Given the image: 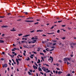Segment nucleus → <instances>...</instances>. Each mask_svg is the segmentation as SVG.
<instances>
[{
  "label": "nucleus",
  "instance_id": "2f4dec72",
  "mask_svg": "<svg viewBox=\"0 0 76 76\" xmlns=\"http://www.w3.org/2000/svg\"><path fill=\"white\" fill-rule=\"evenodd\" d=\"M63 22V21L62 20H61V21H58V23H60V22Z\"/></svg>",
  "mask_w": 76,
  "mask_h": 76
},
{
  "label": "nucleus",
  "instance_id": "774afa93",
  "mask_svg": "<svg viewBox=\"0 0 76 76\" xmlns=\"http://www.w3.org/2000/svg\"><path fill=\"white\" fill-rule=\"evenodd\" d=\"M24 53H26V50H24Z\"/></svg>",
  "mask_w": 76,
  "mask_h": 76
},
{
  "label": "nucleus",
  "instance_id": "72a5a7b5",
  "mask_svg": "<svg viewBox=\"0 0 76 76\" xmlns=\"http://www.w3.org/2000/svg\"><path fill=\"white\" fill-rule=\"evenodd\" d=\"M21 35H22V34H18V36H21Z\"/></svg>",
  "mask_w": 76,
  "mask_h": 76
},
{
  "label": "nucleus",
  "instance_id": "1a4fd4ad",
  "mask_svg": "<svg viewBox=\"0 0 76 76\" xmlns=\"http://www.w3.org/2000/svg\"><path fill=\"white\" fill-rule=\"evenodd\" d=\"M29 36H30V34L26 35L25 36H24L23 37H28Z\"/></svg>",
  "mask_w": 76,
  "mask_h": 76
},
{
  "label": "nucleus",
  "instance_id": "39448f33",
  "mask_svg": "<svg viewBox=\"0 0 76 76\" xmlns=\"http://www.w3.org/2000/svg\"><path fill=\"white\" fill-rule=\"evenodd\" d=\"M33 67L34 68V70H35V69H38V67H37L36 66H35L34 65L33 66Z\"/></svg>",
  "mask_w": 76,
  "mask_h": 76
},
{
  "label": "nucleus",
  "instance_id": "473e14b6",
  "mask_svg": "<svg viewBox=\"0 0 76 76\" xmlns=\"http://www.w3.org/2000/svg\"><path fill=\"white\" fill-rule=\"evenodd\" d=\"M50 70H48L47 71V72H46V73H50Z\"/></svg>",
  "mask_w": 76,
  "mask_h": 76
},
{
  "label": "nucleus",
  "instance_id": "0eeeda50",
  "mask_svg": "<svg viewBox=\"0 0 76 76\" xmlns=\"http://www.w3.org/2000/svg\"><path fill=\"white\" fill-rule=\"evenodd\" d=\"M25 22H33L34 21H28V20H25Z\"/></svg>",
  "mask_w": 76,
  "mask_h": 76
},
{
  "label": "nucleus",
  "instance_id": "dca6fc26",
  "mask_svg": "<svg viewBox=\"0 0 76 76\" xmlns=\"http://www.w3.org/2000/svg\"><path fill=\"white\" fill-rule=\"evenodd\" d=\"M28 73L29 75H32V74L30 72H28Z\"/></svg>",
  "mask_w": 76,
  "mask_h": 76
},
{
  "label": "nucleus",
  "instance_id": "58836bf2",
  "mask_svg": "<svg viewBox=\"0 0 76 76\" xmlns=\"http://www.w3.org/2000/svg\"><path fill=\"white\" fill-rule=\"evenodd\" d=\"M45 69V68L44 67H42V70H43V69Z\"/></svg>",
  "mask_w": 76,
  "mask_h": 76
},
{
  "label": "nucleus",
  "instance_id": "49530a36",
  "mask_svg": "<svg viewBox=\"0 0 76 76\" xmlns=\"http://www.w3.org/2000/svg\"><path fill=\"white\" fill-rule=\"evenodd\" d=\"M62 27H65V26H66V25H62Z\"/></svg>",
  "mask_w": 76,
  "mask_h": 76
},
{
  "label": "nucleus",
  "instance_id": "9b49d317",
  "mask_svg": "<svg viewBox=\"0 0 76 76\" xmlns=\"http://www.w3.org/2000/svg\"><path fill=\"white\" fill-rule=\"evenodd\" d=\"M11 31H16V30L15 29V28H13V30H11Z\"/></svg>",
  "mask_w": 76,
  "mask_h": 76
},
{
  "label": "nucleus",
  "instance_id": "6ab92c4d",
  "mask_svg": "<svg viewBox=\"0 0 76 76\" xmlns=\"http://www.w3.org/2000/svg\"><path fill=\"white\" fill-rule=\"evenodd\" d=\"M34 64H35L36 66H37V67H38V65H37V63H36V62H35Z\"/></svg>",
  "mask_w": 76,
  "mask_h": 76
},
{
  "label": "nucleus",
  "instance_id": "13d9d810",
  "mask_svg": "<svg viewBox=\"0 0 76 76\" xmlns=\"http://www.w3.org/2000/svg\"><path fill=\"white\" fill-rule=\"evenodd\" d=\"M42 36H43V37H46V35L45 34H43Z\"/></svg>",
  "mask_w": 76,
  "mask_h": 76
},
{
  "label": "nucleus",
  "instance_id": "a18cd8bd",
  "mask_svg": "<svg viewBox=\"0 0 76 76\" xmlns=\"http://www.w3.org/2000/svg\"><path fill=\"white\" fill-rule=\"evenodd\" d=\"M58 74L59 75H60V74H61V73L60 72V71H59L58 72Z\"/></svg>",
  "mask_w": 76,
  "mask_h": 76
},
{
  "label": "nucleus",
  "instance_id": "69168bd1",
  "mask_svg": "<svg viewBox=\"0 0 76 76\" xmlns=\"http://www.w3.org/2000/svg\"><path fill=\"white\" fill-rule=\"evenodd\" d=\"M9 61H10V63H12V61H11V60H9Z\"/></svg>",
  "mask_w": 76,
  "mask_h": 76
},
{
  "label": "nucleus",
  "instance_id": "6e6552de",
  "mask_svg": "<svg viewBox=\"0 0 76 76\" xmlns=\"http://www.w3.org/2000/svg\"><path fill=\"white\" fill-rule=\"evenodd\" d=\"M70 45H73L75 46V45H76V43H74L73 42H72L70 43Z\"/></svg>",
  "mask_w": 76,
  "mask_h": 76
},
{
  "label": "nucleus",
  "instance_id": "2eb2a0df",
  "mask_svg": "<svg viewBox=\"0 0 76 76\" xmlns=\"http://www.w3.org/2000/svg\"><path fill=\"white\" fill-rule=\"evenodd\" d=\"M39 63H41V61H40V60L38 59V61L37 62V63L39 64Z\"/></svg>",
  "mask_w": 76,
  "mask_h": 76
},
{
  "label": "nucleus",
  "instance_id": "7c9ffc66",
  "mask_svg": "<svg viewBox=\"0 0 76 76\" xmlns=\"http://www.w3.org/2000/svg\"><path fill=\"white\" fill-rule=\"evenodd\" d=\"M29 71H30V72H31V73H32V72H33V70H32V69L29 70Z\"/></svg>",
  "mask_w": 76,
  "mask_h": 76
},
{
  "label": "nucleus",
  "instance_id": "4c0bfd02",
  "mask_svg": "<svg viewBox=\"0 0 76 76\" xmlns=\"http://www.w3.org/2000/svg\"><path fill=\"white\" fill-rule=\"evenodd\" d=\"M56 19H59V20H60V19L59 17H57Z\"/></svg>",
  "mask_w": 76,
  "mask_h": 76
},
{
  "label": "nucleus",
  "instance_id": "ddd939ff",
  "mask_svg": "<svg viewBox=\"0 0 76 76\" xmlns=\"http://www.w3.org/2000/svg\"><path fill=\"white\" fill-rule=\"evenodd\" d=\"M39 71H40V72H42V69H41V68H40L39 67Z\"/></svg>",
  "mask_w": 76,
  "mask_h": 76
},
{
  "label": "nucleus",
  "instance_id": "e2e57ef3",
  "mask_svg": "<svg viewBox=\"0 0 76 76\" xmlns=\"http://www.w3.org/2000/svg\"><path fill=\"white\" fill-rule=\"evenodd\" d=\"M4 34H3L2 35V37H4Z\"/></svg>",
  "mask_w": 76,
  "mask_h": 76
},
{
  "label": "nucleus",
  "instance_id": "79ce46f5",
  "mask_svg": "<svg viewBox=\"0 0 76 76\" xmlns=\"http://www.w3.org/2000/svg\"><path fill=\"white\" fill-rule=\"evenodd\" d=\"M43 52L44 53H46V50H43Z\"/></svg>",
  "mask_w": 76,
  "mask_h": 76
},
{
  "label": "nucleus",
  "instance_id": "de8ad7c7",
  "mask_svg": "<svg viewBox=\"0 0 76 76\" xmlns=\"http://www.w3.org/2000/svg\"><path fill=\"white\" fill-rule=\"evenodd\" d=\"M67 76H70V74L69 73H68Z\"/></svg>",
  "mask_w": 76,
  "mask_h": 76
},
{
  "label": "nucleus",
  "instance_id": "3c124183",
  "mask_svg": "<svg viewBox=\"0 0 76 76\" xmlns=\"http://www.w3.org/2000/svg\"><path fill=\"white\" fill-rule=\"evenodd\" d=\"M1 60H2V61H3V60H4V58H1Z\"/></svg>",
  "mask_w": 76,
  "mask_h": 76
},
{
  "label": "nucleus",
  "instance_id": "bf43d9fd",
  "mask_svg": "<svg viewBox=\"0 0 76 76\" xmlns=\"http://www.w3.org/2000/svg\"><path fill=\"white\" fill-rule=\"evenodd\" d=\"M51 48H55V47H54V46H53V47H51Z\"/></svg>",
  "mask_w": 76,
  "mask_h": 76
},
{
  "label": "nucleus",
  "instance_id": "4d7b16f0",
  "mask_svg": "<svg viewBox=\"0 0 76 76\" xmlns=\"http://www.w3.org/2000/svg\"><path fill=\"white\" fill-rule=\"evenodd\" d=\"M2 53L4 55V54H5V53H4V52H2Z\"/></svg>",
  "mask_w": 76,
  "mask_h": 76
},
{
  "label": "nucleus",
  "instance_id": "f704fd0d",
  "mask_svg": "<svg viewBox=\"0 0 76 76\" xmlns=\"http://www.w3.org/2000/svg\"><path fill=\"white\" fill-rule=\"evenodd\" d=\"M60 30H58L57 31V33H59V32H60Z\"/></svg>",
  "mask_w": 76,
  "mask_h": 76
},
{
  "label": "nucleus",
  "instance_id": "aec40b11",
  "mask_svg": "<svg viewBox=\"0 0 76 76\" xmlns=\"http://www.w3.org/2000/svg\"><path fill=\"white\" fill-rule=\"evenodd\" d=\"M27 58H28V59H26V60H27V61H29V60H30V59L28 57H27Z\"/></svg>",
  "mask_w": 76,
  "mask_h": 76
},
{
  "label": "nucleus",
  "instance_id": "c756f323",
  "mask_svg": "<svg viewBox=\"0 0 76 76\" xmlns=\"http://www.w3.org/2000/svg\"><path fill=\"white\" fill-rule=\"evenodd\" d=\"M34 31H35V30H34L32 31H31L30 32H31V33H32L33 32H34Z\"/></svg>",
  "mask_w": 76,
  "mask_h": 76
},
{
  "label": "nucleus",
  "instance_id": "603ef678",
  "mask_svg": "<svg viewBox=\"0 0 76 76\" xmlns=\"http://www.w3.org/2000/svg\"><path fill=\"white\" fill-rule=\"evenodd\" d=\"M11 15V13H8V14H7V15Z\"/></svg>",
  "mask_w": 76,
  "mask_h": 76
},
{
  "label": "nucleus",
  "instance_id": "f8f14e48",
  "mask_svg": "<svg viewBox=\"0 0 76 76\" xmlns=\"http://www.w3.org/2000/svg\"><path fill=\"white\" fill-rule=\"evenodd\" d=\"M23 13H24V14H25V15H27L28 14V12H24Z\"/></svg>",
  "mask_w": 76,
  "mask_h": 76
},
{
  "label": "nucleus",
  "instance_id": "0e129e2a",
  "mask_svg": "<svg viewBox=\"0 0 76 76\" xmlns=\"http://www.w3.org/2000/svg\"><path fill=\"white\" fill-rule=\"evenodd\" d=\"M12 51H15V50L14 49H12Z\"/></svg>",
  "mask_w": 76,
  "mask_h": 76
},
{
  "label": "nucleus",
  "instance_id": "9d476101",
  "mask_svg": "<svg viewBox=\"0 0 76 76\" xmlns=\"http://www.w3.org/2000/svg\"><path fill=\"white\" fill-rule=\"evenodd\" d=\"M4 41L0 40V43H4Z\"/></svg>",
  "mask_w": 76,
  "mask_h": 76
},
{
  "label": "nucleus",
  "instance_id": "f257e3e1",
  "mask_svg": "<svg viewBox=\"0 0 76 76\" xmlns=\"http://www.w3.org/2000/svg\"><path fill=\"white\" fill-rule=\"evenodd\" d=\"M71 59V58H64V61H67V60H69V61H70V60Z\"/></svg>",
  "mask_w": 76,
  "mask_h": 76
},
{
  "label": "nucleus",
  "instance_id": "5fc2aeb1",
  "mask_svg": "<svg viewBox=\"0 0 76 76\" xmlns=\"http://www.w3.org/2000/svg\"><path fill=\"white\" fill-rule=\"evenodd\" d=\"M40 73H41V74H42V75H44V73H43V72H40Z\"/></svg>",
  "mask_w": 76,
  "mask_h": 76
},
{
  "label": "nucleus",
  "instance_id": "338daca9",
  "mask_svg": "<svg viewBox=\"0 0 76 76\" xmlns=\"http://www.w3.org/2000/svg\"><path fill=\"white\" fill-rule=\"evenodd\" d=\"M44 76H46V73H44Z\"/></svg>",
  "mask_w": 76,
  "mask_h": 76
},
{
  "label": "nucleus",
  "instance_id": "680f3d73",
  "mask_svg": "<svg viewBox=\"0 0 76 76\" xmlns=\"http://www.w3.org/2000/svg\"><path fill=\"white\" fill-rule=\"evenodd\" d=\"M30 58H33V57L31 56H30Z\"/></svg>",
  "mask_w": 76,
  "mask_h": 76
},
{
  "label": "nucleus",
  "instance_id": "4468645a",
  "mask_svg": "<svg viewBox=\"0 0 76 76\" xmlns=\"http://www.w3.org/2000/svg\"><path fill=\"white\" fill-rule=\"evenodd\" d=\"M37 49H38L37 50V51H40V50H41V48H37Z\"/></svg>",
  "mask_w": 76,
  "mask_h": 76
},
{
  "label": "nucleus",
  "instance_id": "bb28decb",
  "mask_svg": "<svg viewBox=\"0 0 76 76\" xmlns=\"http://www.w3.org/2000/svg\"><path fill=\"white\" fill-rule=\"evenodd\" d=\"M8 55H9V56H11V57H12V55H11L10 54V53H8Z\"/></svg>",
  "mask_w": 76,
  "mask_h": 76
},
{
  "label": "nucleus",
  "instance_id": "393cba45",
  "mask_svg": "<svg viewBox=\"0 0 76 76\" xmlns=\"http://www.w3.org/2000/svg\"><path fill=\"white\" fill-rule=\"evenodd\" d=\"M40 54L41 55H42L43 56H44V54L42 53H40Z\"/></svg>",
  "mask_w": 76,
  "mask_h": 76
},
{
  "label": "nucleus",
  "instance_id": "423d86ee",
  "mask_svg": "<svg viewBox=\"0 0 76 76\" xmlns=\"http://www.w3.org/2000/svg\"><path fill=\"white\" fill-rule=\"evenodd\" d=\"M1 28H8V26H1Z\"/></svg>",
  "mask_w": 76,
  "mask_h": 76
},
{
  "label": "nucleus",
  "instance_id": "412c9836",
  "mask_svg": "<svg viewBox=\"0 0 76 76\" xmlns=\"http://www.w3.org/2000/svg\"><path fill=\"white\" fill-rule=\"evenodd\" d=\"M25 42H26V41H21V43H24Z\"/></svg>",
  "mask_w": 76,
  "mask_h": 76
},
{
  "label": "nucleus",
  "instance_id": "a211bd4d",
  "mask_svg": "<svg viewBox=\"0 0 76 76\" xmlns=\"http://www.w3.org/2000/svg\"><path fill=\"white\" fill-rule=\"evenodd\" d=\"M50 58L51 59L52 61H53V58L51 56H50Z\"/></svg>",
  "mask_w": 76,
  "mask_h": 76
},
{
  "label": "nucleus",
  "instance_id": "a19ab883",
  "mask_svg": "<svg viewBox=\"0 0 76 76\" xmlns=\"http://www.w3.org/2000/svg\"><path fill=\"white\" fill-rule=\"evenodd\" d=\"M33 53H34V54H37L36 52H35L33 51Z\"/></svg>",
  "mask_w": 76,
  "mask_h": 76
},
{
  "label": "nucleus",
  "instance_id": "c85d7f7f",
  "mask_svg": "<svg viewBox=\"0 0 76 76\" xmlns=\"http://www.w3.org/2000/svg\"><path fill=\"white\" fill-rule=\"evenodd\" d=\"M65 39H66V37H64L62 38V39L63 40Z\"/></svg>",
  "mask_w": 76,
  "mask_h": 76
},
{
  "label": "nucleus",
  "instance_id": "c9c22d12",
  "mask_svg": "<svg viewBox=\"0 0 76 76\" xmlns=\"http://www.w3.org/2000/svg\"><path fill=\"white\" fill-rule=\"evenodd\" d=\"M41 58L42 59V60H43V61H44V58H43V57H41Z\"/></svg>",
  "mask_w": 76,
  "mask_h": 76
},
{
  "label": "nucleus",
  "instance_id": "20e7f679",
  "mask_svg": "<svg viewBox=\"0 0 76 76\" xmlns=\"http://www.w3.org/2000/svg\"><path fill=\"white\" fill-rule=\"evenodd\" d=\"M7 67V64H5L4 65L3 64H2V67Z\"/></svg>",
  "mask_w": 76,
  "mask_h": 76
},
{
  "label": "nucleus",
  "instance_id": "b1692460",
  "mask_svg": "<svg viewBox=\"0 0 76 76\" xmlns=\"http://www.w3.org/2000/svg\"><path fill=\"white\" fill-rule=\"evenodd\" d=\"M45 50H46V51H50V50H49V49L48 48H46Z\"/></svg>",
  "mask_w": 76,
  "mask_h": 76
},
{
  "label": "nucleus",
  "instance_id": "8fccbe9b",
  "mask_svg": "<svg viewBox=\"0 0 76 76\" xmlns=\"http://www.w3.org/2000/svg\"><path fill=\"white\" fill-rule=\"evenodd\" d=\"M67 65H69V64H70V63L69 62H67Z\"/></svg>",
  "mask_w": 76,
  "mask_h": 76
},
{
  "label": "nucleus",
  "instance_id": "c03bdc74",
  "mask_svg": "<svg viewBox=\"0 0 76 76\" xmlns=\"http://www.w3.org/2000/svg\"><path fill=\"white\" fill-rule=\"evenodd\" d=\"M58 61L60 62V63H61L62 62V61H61V60H59Z\"/></svg>",
  "mask_w": 76,
  "mask_h": 76
},
{
  "label": "nucleus",
  "instance_id": "7ed1b4c3",
  "mask_svg": "<svg viewBox=\"0 0 76 76\" xmlns=\"http://www.w3.org/2000/svg\"><path fill=\"white\" fill-rule=\"evenodd\" d=\"M21 60L19 58L16 59V61L17 63V65H19V61H21Z\"/></svg>",
  "mask_w": 76,
  "mask_h": 76
},
{
  "label": "nucleus",
  "instance_id": "f3484780",
  "mask_svg": "<svg viewBox=\"0 0 76 76\" xmlns=\"http://www.w3.org/2000/svg\"><path fill=\"white\" fill-rule=\"evenodd\" d=\"M43 31V30H37V32H42Z\"/></svg>",
  "mask_w": 76,
  "mask_h": 76
},
{
  "label": "nucleus",
  "instance_id": "5701e85b",
  "mask_svg": "<svg viewBox=\"0 0 76 76\" xmlns=\"http://www.w3.org/2000/svg\"><path fill=\"white\" fill-rule=\"evenodd\" d=\"M5 17V16H0V18H4Z\"/></svg>",
  "mask_w": 76,
  "mask_h": 76
},
{
  "label": "nucleus",
  "instance_id": "f03ea898",
  "mask_svg": "<svg viewBox=\"0 0 76 76\" xmlns=\"http://www.w3.org/2000/svg\"><path fill=\"white\" fill-rule=\"evenodd\" d=\"M33 41H31V42H28V43L29 44H31V43H32L33 44H34V43H35V42H36V41H37V40H34L33 39Z\"/></svg>",
  "mask_w": 76,
  "mask_h": 76
},
{
  "label": "nucleus",
  "instance_id": "864d4df0",
  "mask_svg": "<svg viewBox=\"0 0 76 76\" xmlns=\"http://www.w3.org/2000/svg\"><path fill=\"white\" fill-rule=\"evenodd\" d=\"M56 65L57 66H59V64H56Z\"/></svg>",
  "mask_w": 76,
  "mask_h": 76
},
{
  "label": "nucleus",
  "instance_id": "ea45409f",
  "mask_svg": "<svg viewBox=\"0 0 76 76\" xmlns=\"http://www.w3.org/2000/svg\"><path fill=\"white\" fill-rule=\"evenodd\" d=\"M56 43H53V46H54V45H56Z\"/></svg>",
  "mask_w": 76,
  "mask_h": 76
},
{
  "label": "nucleus",
  "instance_id": "a878e982",
  "mask_svg": "<svg viewBox=\"0 0 76 76\" xmlns=\"http://www.w3.org/2000/svg\"><path fill=\"white\" fill-rule=\"evenodd\" d=\"M38 23H39L37 22V23H34V25H37V24H38Z\"/></svg>",
  "mask_w": 76,
  "mask_h": 76
},
{
  "label": "nucleus",
  "instance_id": "6e6d98bb",
  "mask_svg": "<svg viewBox=\"0 0 76 76\" xmlns=\"http://www.w3.org/2000/svg\"><path fill=\"white\" fill-rule=\"evenodd\" d=\"M48 61H51V59L50 58H49V59H48Z\"/></svg>",
  "mask_w": 76,
  "mask_h": 76
},
{
  "label": "nucleus",
  "instance_id": "052dcab7",
  "mask_svg": "<svg viewBox=\"0 0 76 76\" xmlns=\"http://www.w3.org/2000/svg\"><path fill=\"white\" fill-rule=\"evenodd\" d=\"M31 56H32V57H34V54H31Z\"/></svg>",
  "mask_w": 76,
  "mask_h": 76
},
{
  "label": "nucleus",
  "instance_id": "cd10ccee",
  "mask_svg": "<svg viewBox=\"0 0 76 76\" xmlns=\"http://www.w3.org/2000/svg\"><path fill=\"white\" fill-rule=\"evenodd\" d=\"M52 41L54 42H57V41L55 40H53Z\"/></svg>",
  "mask_w": 76,
  "mask_h": 76
},
{
  "label": "nucleus",
  "instance_id": "37998d69",
  "mask_svg": "<svg viewBox=\"0 0 76 76\" xmlns=\"http://www.w3.org/2000/svg\"><path fill=\"white\" fill-rule=\"evenodd\" d=\"M43 70L44 72H46V69H43Z\"/></svg>",
  "mask_w": 76,
  "mask_h": 76
},
{
  "label": "nucleus",
  "instance_id": "4be33fe9",
  "mask_svg": "<svg viewBox=\"0 0 76 76\" xmlns=\"http://www.w3.org/2000/svg\"><path fill=\"white\" fill-rule=\"evenodd\" d=\"M54 34V33L53 32V33H48V34L49 35H50L51 34Z\"/></svg>",
  "mask_w": 76,
  "mask_h": 76
},
{
  "label": "nucleus",
  "instance_id": "09e8293b",
  "mask_svg": "<svg viewBox=\"0 0 76 76\" xmlns=\"http://www.w3.org/2000/svg\"><path fill=\"white\" fill-rule=\"evenodd\" d=\"M56 74H57V73H58V71H56Z\"/></svg>",
  "mask_w": 76,
  "mask_h": 76
},
{
  "label": "nucleus",
  "instance_id": "e433bc0d",
  "mask_svg": "<svg viewBox=\"0 0 76 76\" xmlns=\"http://www.w3.org/2000/svg\"><path fill=\"white\" fill-rule=\"evenodd\" d=\"M54 51V49L50 50V51Z\"/></svg>",
  "mask_w": 76,
  "mask_h": 76
}]
</instances>
